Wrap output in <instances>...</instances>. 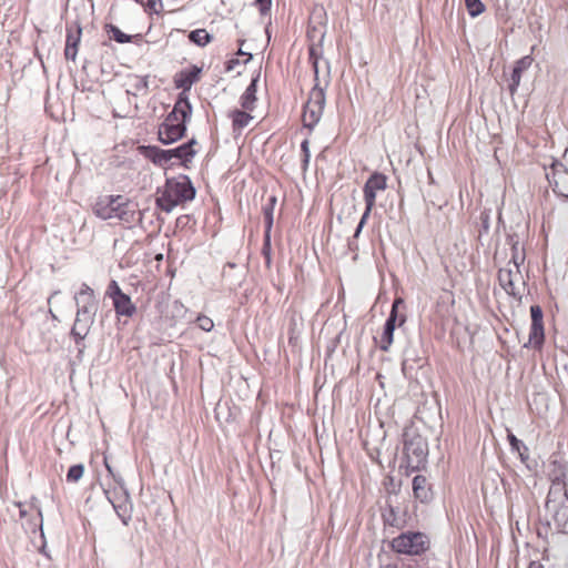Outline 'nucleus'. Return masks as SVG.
<instances>
[{
    "label": "nucleus",
    "instance_id": "16",
    "mask_svg": "<svg viewBox=\"0 0 568 568\" xmlns=\"http://www.w3.org/2000/svg\"><path fill=\"white\" fill-rule=\"evenodd\" d=\"M532 61L534 59L530 55H525L516 61L510 75V83L508 85L510 94H514L517 91V88L520 84L523 72L530 68Z\"/></svg>",
    "mask_w": 568,
    "mask_h": 568
},
{
    "label": "nucleus",
    "instance_id": "31",
    "mask_svg": "<svg viewBox=\"0 0 568 568\" xmlns=\"http://www.w3.org/2000/svg\"><path fill=\"white\" fill-rule=\"evenodd\" d=\"M394 331H395V328H390V325L384 326V331H383V334H382L381 341H379V348L383 352L389 351V347L394 341Z\"/></svg>",
    "mask_w": 568,
    "mask_h": 568
},
{
    "label": "nucleus",
    "instance_id": "29",
    "mask_svg": "<svg viewBox=\"0 0 568 568\" xmlns=\"http://www.w3.org/2000/svg\"><path fill=\"white\" fill-rule=\"evenodd\" d=\"M189 40L200 47H204L211 41V36L204 29H197L189 33Z\"/></svg>",
    "mask_w": 568,
    "mask_h": 568
},
{
    "label": "nucleus",
    "instance_id": "13",
    "mask_svg": "<svg viewBox=\"0 0 568 568\" xmlns=\"http://www.w3.org/2000/svg\"><path fill=\"white\" fill-rule=\"evenodd\" d=\"M93 316L75 314L74 324L71 329V335L75 339V344L79 345L90 332L91 326L94 323Z\"/></svg>",
    "mask_w": 568,
    "mask_h": 568
},
{
    "label": "nucleus",
    "instance_id": "5",
    "mask_svg": "<svg viewBox=\"0 0 568 568\" xmlns=\"http://www.w3.org/2000/svg\"><path fill=\"white\" fill-rule=\"evenodd\" d=\"M546 178L558 196L568 199V170L561 163L554 162L547 170Z\"/></svg>",
    "mask_w": 568,
    "mask_h": 568
},
{
    "label": "nucleus",
    "instance_id": "35",
    "mask_svg": "<svg viewBox=\"0 0 568 568\" xmlns=\"http://www.w3.org/2000/svg\"><path fill=\"white\" fill-rule=\"evenodd\" d=\"M193 321H195L197 323L199 327L201 329H203L204 332H211L214 327L213 321L205 315H197L195 317V320H193L192 316L187 317V322H193Z\"/></svg>",
    "mask_w": 568,
    "mask_h": 568
},
{
    "label": "nucleus",
    "instance_id": "11",
    "mask_svg": "<svg viewBox=\"0 0 568 568\" xmlns=\"http://www.w3.org/2000/svg\"><path fill=\"white\" fill-rule=\"evenodd\" d=\"M531 327L529 333V341L534 345H540L544 342V321L542 310L539 305L530 306Z\"/></svg>",
    "mask_w": 568,
    "mask_h": 568
},
{
    "label": "nucleus",
    "instance_id": "7",
    "mask_svg": "<svg viewBox=\"0 0 568 568\" xmlns=\"http://www.w3.org/2000/svg\"><path fill=\"white\" fill-rule=\"evenodd\" d=\"M158 207L170 213L178 205V180L175 178H168L163 189H159L156 197Z\"/></svg>",
    "mask_w": 568,
    "mask_h": 568
},
{
    "label": "nucleus",
    "instance_id": "38",
    "mask_svg": "<svg viewBox=\"0 0 568 568\" xmlns=\"http://www.w3.org/2000/svg\"><path fill=\"white\" fill-rule=\"evenodd\" d=\"M507 438L513 450L520 453V448H524L525 452H528V447L521 440H519L513 433H508Z\"/></svg>",
    "mask_w": 568,
    "mask_h": 568
},
{
    "label": "nucleus",
    "instance_id": "33",
    "mask_svg": "<svg viewBox=\"0 0 568 568\" xmlns=\"http://www.w3.org/2000/svg\"><path fill=\"white\" fill-rule=\"evenodd\" d=\"M465 6L471 17H477L485 11V6L480 0H465Z\"/></svg>",
    "mask_w": 568,
    "mask_h": 568
},
{
    "label": "nucleus",
    "instance_id": "18",
    "mask_svg": "<svg viewBox=\"0 0 568 568\" xmlns=\"http://www.w3.org/2000/svg\"><path fill=\"white\" fill-rule=\"evenodd\" d=\"M126 93L134 97L145 95L149 90L148 77L130 75L126 81Z\"/></svg>",
    "mask_w": 568,
    "mask_h": 568
},
{
    "label": "nucleus",
    "instance_id": "24",
    "mask_svg": "<svg viewBox=\"0 0 568 568\" xmlns=\"http://www.w3.org/2000/svg\"><path fill=\"white\" fill-rule=\"evenodd\" d=\"M256 83L257 79H253L241 97V105L244 110L252 111L254 109V103L256 101Z\"/></svg>",
    "mask_w": 568,
    "mask_h": 568
},
{
    "label": "nucleus",
    "instance_id": "25",
    "mask_svg": "<svg viewBox=\"0 0 568 568\" xmlns=\"http://www.w3.org/2000/svg\"><path fill=\"white\" fill-rule=\"evenodd\" d=\"M399 305H404V301L402 298H396L392 305V311L386 320V323L384 326H389L390 328H395L396 325L402 326L406 322V316L400 315L398 316V307Z\"/></svg>",
    "mask_w": 568,
    "mask_h": 568
},
{
    "label": "nucleus",
    "instance_id": "30",
    "mask_svg": "<svg viewBox=\"0 0 568 568\" xmlns=\"http://www.w3.org/2000/svg\"><path fill=\"white\" fill-rule=\"evenodd\" d=\"M105 30L110 34V37L118 43H128L131 41V36L125 34L114 24H105Z\"/></svg>",
    "mask_w": 568,
    "mask_h": 568
},
{
    "label": "nucleus",
    "instance_id": "22",
    "mask_svg": "<svg viewBox=\"0 0 568 568\" xmlns=\"http://www.w3.org/2000/svg\"><path fill=\"white\" fill-rule=\"evenodd\" d=\"M202 68L193 65L190 71H180V89L189 90L200 80Z\"/></svg>",
    "mask_w": 568,
    "mask_h": 568
},
{
    "label": "nucleus",
    "instance_id": "4",
    "mask_svg": "<svg viewBox=\"0 0 568 568\" xmlns=\"http://www.w3.org/2000/svg\"><path fill=\"white\" fill-rule=\"evenodd\" d=\"M404 454L407 468L412 470L419 469L426 462L427 444L422 437H414L405 442Z\"/></svg>",
    "mask_w": 568,
    "mask_h": 568
},
{
    "label": "nucleus",
    "instance_id": "8",
    "mask_svg": "<svg viewBox=\"0 0 568 568\" xmlns=\"http://www.w3.org/2000/svg\"><path fill=\"white\" fill-rule=\"evenodd\" d=\"M105 494L119 518L124 525H128L131 520L132 511V505L130 503L128 493L125 490H121L120 493L111 494L109 490H105Z\"/></svg>",
    "mask_w": 568,
    "mask_h": 568
},
{
    "label": "nucleus",
    "instance_id": "47",
    "mask_svg": "<svg viewBox=\"0 0 568 568\" xmlns=\"http://www.w3.org/2000/svg\"><path fill=\"white\" fill-rule=\"evenodd\" d=\"M59 293H60L59 291H54V292L51 294V296L48 298V303H50V302H51V300H52L55 295H58Z\"/></svg>",
    "mask_w": 568,
    "mask_h": 568
},
{
    "label": "nucleus",
    "instance_id": "1",
    "mask_svg": "<svg viewBox=\"0 0 568 568\" xmlns=\"http://www.w3.org/2000/svg\"><path fill=\"white\" fill-rule=\"evenodd\" d=\"M320 50L312 45L310 50V61L314 70L315 84L310 92L308 100L304 105L303 123L304 126L313 129L321 120L325 105V89L329 83V63L325 61L326 72L320 78L318 68Z\"/></svg>",
    "mask_w": 568,
    "mask_h": 568
},
{
    "label": "nucleus",
    "instance_id": "27",
    "mask_svg": "<svg viewBox=\"0 0 568 568\" xmlns=\"http://www.w3.org/2000/svg\"><path fill=\"white\" fill-rule=\"evenodd\" d=\"M75 304H98L93 290L87 285L82 284L80 291L74 296Z\"/></svg>",
    "mask_w": 568,
    "mask_h": 568
},
{
    "label": "nucleus",
    "instance_id": "9",
    "mask_svg": "<svg viewBox=\"0 0 568 568\" xmlns=\"http://www.w3.org/2000/svg\"><path fill=\"white\" fill-rule=\"evenodd\" d=\"M498 280L501 287L514 297H520L521 292L518 284L521 282V274L518 267L513 268H500L498 272Z\"/></svg>",
    "mask_w": 568,
    "mask_h": 568
},
{
    "label": "nucleus",
    "instance_id": "50",
    "mask_svg": "<svg viewBox=\"0 0 568 568\" xmlns=\"http://www.w3.org/2000/svg\"><path fill=\"white\" fill-rule=\"evenodd\" d=\"M237 54H241V55H242V54H246V53H245V52H243V50H241V49H240V50H239V52H237Z\"/></svg>",
    "mask_w": 568,
    "mask_h": 568
},
{
    "label": "nucleus",
    "instance_id": "41",
    "mask_svg": "<svg viewBox=\"0 0 568 568\" xmlns=\"http://www.w3.org/2000/svg\"><path fill=\"white\" fill-rule=\"evenodd\" d=\"M301 149H302V152H303V164H304V168H306L308 162H310V158H311L310 144H308L307 140H304L302 142Z\"/></svg>",
    "mask_w": 568,
    "mask_h": 568
},
{
    "label": "nucleus",
    "instance_id": "26",
    "mask_svg": "<svg viewBox=\"0 0 568 568\" xmlns=\"http://www.w3.org/2000/svg\"><path fill=\"white\" fill-rule=\"evenodd\" d=\"M180 115L182 116V121L180 122V140H182L185 136V122L191 116V105L186 98H184L180 93Z\"/></svg>",
    "mask_w": 568,
    "mask_h": 568
},
{
    "label": "nucleus",
    "instance_id": "39",
    "mask_svg": "<svg viewBox=\"0 0 568 568\" xmlns=\"http://www.w3.org/2000/svg\"><path fill=\"white\" fill-rule=\"evenodd\" d=\"M106 293L112 298V301L124 295V293L122 292V290L120 288L119 284L115 281H111V283L108 286Z\"/></svg>",
    "mask_w": 568,
    "mask_h": 568
},
{
    "label": "nucleus",
    "instance_id": "48",
    "mask_svg": "<svg viewBox=\"0 0 568 568\" xmlns=\"http://www.w3.org/2000/svg\"><path fill=\"white\" fill-rule=\"evenodd\" d=\"M172 81L175 84V87L178 88V73L175 75H173Z\"/></svg>",
    "mask_w": 568,
    "mask_h": 568
},
{
    "label": "nucleus",
    "instance_id": "43",
    "mask_svg": "<svg viewBox=\"0 0 568 568\" xmlns=\"http://www.w3.org/2000/svg\"><path fill=\"white\" fill-rule=\"evenodd\" d=\"M239 60L237 59H231L230 61H227L226 63V71H232L234 70V68L239 64Z\"/></svg>",
    "mask_w": 568,
    "mask_h": 568
},
{
    "label": "nucleus",
    "instance_id": "2",
    "mask_svg": "<svg viewBox=\"0 0 568 568\" xmlns=\"http://www.w3.org/2000/svg\"><path fill=\"white\" fill-rule=\"evenodd\" d=\"M94 214L102 220H118L130 227L141 219L138 205L123 195H106L93 206Z\"/></svg>",
    "mask_w": 568,
    "mask_h": 568
},
{
    "label": "nucleus",
    "instance_id": "10",
    "mask_svg": "<svg viewBox=\"0 0 568 568\" xmlns=\"http://www.w3.org/2000/svg\"><path fill=\"white\" fill-rule=\"evenodd\" d=\"M178 114V101L173 104L172 111L168 115L165 122L159 126V140L164 144H171L178 141V125L172 120Z\"/></svg>",
    "mask_w": 568,
    "mask_h": 568
},
{
    "label": "nucleus",
    "instance_id": "14",
    "mask_svg": "<svg viewBox=\"0 0 568 568\" xmlns=\"http://www.w3.org/2000/svg\"><path fill=\"white\" fill-rule=\"evenodd\" d=\"M413 494L420 503H428L433 499V491L428 479L423 475H416L413 478Z\"/></svg>",
    "mask_w": 568,
    "mask_h": 568
},
{
    "label": "nucleus",
    "instance_id": "34",
    "mask_svg": "<svg viewBox=\"0 0 568 568\" xmlns=\"http://www.w3.org/2000/svg\"><path fill=\"white\" fill-rule=\"evenodd\" d=\"M365 205H366L365 206V211H364V213H363V215L361 217V221H359V223H358V225H357V227L355 230V233H354V237L355 239L359 236L364 225L366 224V222H367V220H368V217L371 215V212H372L373 207L375 206V203H373V202H365Z\"/></svg>",
    "mask_w": 568,
    "mask_h": 568
},
{
    "label": "nucleus",
    "instance_id": "32",
    "mask_svg": "<svg viewBox=\"0 0 568 568\" xmlns=\"http://www.w3.org/2000/svg\"><path fill=\"white\" fill-rule=\"evenodd\" d=\"M83 474H84V466L82 464L73 465L68 470L67 480L69 483H77L82 478Z\"/></svg>",
    "mask_w": 568,
    "mask_h": 568
},
{
    "label": "nucleus",
    "instance_id": "49",
    "mask_svg": "<svg viewBox=\"0 0 568 568\" xmlns=\"http://www.w3.org/2000/svg\"><path fill=\"white\" fill-rule=\"evenodd\" d=\"M247 57H248V58L246 59V61H245V62H247L248 60H251V59H252V54H251V53H247Z\"/></svg>",
    "mask_w": 568,
    "mask_h": 568
},
{
    "label": "nucleus",
    "instance_id": "44",
    "mask_svg": "<svg viewBox=\"0 0 568 568\" xmlns=\"http://www.w3.org/2000/svg\"><path fill=\"white\" fill-rule=\"evenodd\" d=\"M158 2H159V0H148L146 6H148L150 9H152V10L156 11V4H158Z\"/></svg>",
    "mask_w": 568,
    "mask_h": 568
},
{
    "label": "nucleus",
    "instance_id": "19",
    "mask_svg": "<svg viewBox=\"0 0 568 568\" xmlns=\"http://www.w3.org/2000/svg\"><path fill=\"white\" fill-rule=\"evenodd\" d=\"M552 490L549 491L546 508L549 511H554V519L557 521L558 526L565 525L568 519V505L562 504L557 506V504L550 498Z\"/></svg>",
    "mask_w": 568,
    "mask_h": 568
},
{
    "label": "nucleus",
    "instance_id": "28",
    "mask_svg": "<svg viewBox=\"0 0 568 568\" xmlns=\"http://www.w3.org/2000/svg\"><path fill=\"white\" fill-rule=\"evenodd\" d=\"M252 116L242 110H235L232 113V121H233V130L234 131H241L244 128L248 125V123L252 121Z\"/></svg>",
    "mask_w": 568,
    "mask_h": 568
},
{
    "label": "nucleus",
    "instance_id": "6",
    "mask_svg": "<svg viewBox=\"0 0 568 568\" xmlns=\"http://www.w3.org/2000/svg\"><path fill=\"white\" fill-rule=\"evenodd\" d=\"M138 151L155 165L168 169L172 159L178 158V148L163 150L156 145H140Z\"/></svg>",
    "mask_w": 568,
    "mask_h": 568
},
{
    "label": "nucleus",
    "instance_id": "20",
    "mask_svg": "<svg viewBox=\"0 0 568 568\" xmlns=\"http://www.w3.org/2000/svg\"><path fill=\"white\" fill-rule=\"evenodd\" d=\"M113 306H114L115 313L119 316L131 317L136 311L135 305L132 303L130 296L126 294L114 300Z\"/></svg>",
    "mask_w": 568,
    "mask_h": 568
},
{
    "label": "nucleus",
    "instance_id": "21",
    "mask_svg": "<svg viewBox=\"0 0 568 568\" xmlns=\"http://www.w3.org/2000/svg\"><path fill=\"white\" fill-rule=\"evenodd\" d=\"M276 203V197L272 196L268 200V203L263 207L264 220H265V241H264V251L270 248V232L273 225V211L274 205Z\"/></svg>",
    "mask_w": 568,
    "mask_h": 568
},
{
    "label": "nucleus",
    "instance_id": "51",
    "mask_svg": "<svg viewBox=\"0 0 568 568\" xmlns=\"http://www.w3.org/2000/svg\"><path fill=\"white\" fill-rule=\"evenodd\" d=\"M106 469L112 473L111 467L106 464Z\"/></svg>",
    "mask_w": 568,
    "mask_h": 568
},
{
    "label": "nucleus",
    "instance_id": "3",
    "mask_svg": "<svg viewBox=\"0 0 568 568\" xmlns=\"http://www.w3.org/2000/svg\"><path fill=\"white\" fill-rule=\"evenodd\" d=\"M390 547L398 554L418 556L429 548V539L423 532L407 531L395 537Z\"/></svg>",
    "mask_w": 568,
    "mask_h": 568
},
{
    "label": "nucleus",
    "instance_id": "17",
    "mask_svg": "<svg viewBox=\"0 0 568 568\" xmlns=\"http://www.w3.org/2000/svg\"><path fill=\"white\" fill-rule=\"evenodd\" d=\"M200 150V144L195 138H192L186 143L180 145V165L190 169L194 156Z\"/></svg>",
    "mask_w": 568,
    "mask_h": 568
},
{
    "label": "nucleus",
    "instance_id": "37",
    "mask_svg": "<svg viewBox=\"0 0 568 568\" xmlns=\"http://www.w3.org/2000/svg\"><path fill=\"white\" fill-rule=\"evenodd\" d=\"M316 33H318V43L315 44V43H312L310 47L312 45H315L320 50V57H318V60L322 58V41L324 39V32L322 31H318L316 28H312L311 30H308V38L311 40H313L315 37H316ZM311 50V48H308V51Z\"/></svg>",
    "mask_w": 568,
    "mask_h": 568
},
{
    "label": "nucleus",
    "instance_id": "15",
    "mask_svg": "<svg viewBox=\"0 0 568 568\" xmlns=\"http://www.w3.org/2000/svg\"><path fill=\"white\" fill-rule=\"evenodd\" d=\"M82 29L78 26L75 29H67V40L64 48V57L67 60L75 61L78 54V47L81 41Z\"/></svg>",
    "mask_w": 568,
    "mask_h": 568
},
{
    "label": "nucleus",
    "instance_id": "40",
    "mask_svg": "<svg viewBox=\"0 0 568 568\" xmlns=\"http://www.w3.org/2000/svg\"><path fill=\"white\" fill-rule=\"evenodd\" d=\"M511 250H513L511 261L514 263V270H516V267L519 268V265L524 262L525 256L523 254H519L517 242L513 244Z\"/></svg>",
    "mask_w": 568,
    "mask_h": 568
},
{
    "label": "nucleus",
    "instance_id": "45",
    "mask_svg": "<svg viewBox=\"0 0 568 568\" xmlns=\"http://www.w3.org/2000/svg\"><path fill=\"white\" fill-rule=\"evenodd\" d=\"M528 568H544V566L539 561H531Z\"/></svg>",
    "mask_w": 568,
    "mask_h": 568
},
{
    "label": "nucleus",
    "instance_id": "46",
    "mask_svg": "<svg viewBox=\"0 0 568 568\" xmlns=\"http://www.w3.org/2000/svg\"><path fill=\"white\" fill-rule=\"evenodd\" d=\"M521 460H525L528 458V452H525L524 448H520V453H518Z\"/></svg>",
    "mask_w": 568,
    "mask_h": 568
},
{
    "label": "nucleus",
    "instance_id": "23",
    "mask_svg": "<svg viewBox=\"0 0 568 568\" xmlns=\"http://www.w3.org/2000/svg\"><path fill=\"white\" fill-rule=\"evenodd\" d=\"M196 190L187 175H180V204L195 197Z\"/></svg>",
    "mask_w": 568,
    "mask_h": 568
},
{
    "label": "nucleus",
    "instance_id": "36",
    "mask_svg": "<svg viewBox=\"0 0 568 568\" xmlns=\"http://www.w3.org/2000/svg\"><path fill=\"white\" fill-rule=\"evenodd\" d=\"M98 311V304H77V314L90 315L95 317Z\"/></svg>",
    "mask_w": 568,
    "mask_h": 568
},
{
    "label": "nucleus",
    "instance_id": "12",
    "mask_svg": "<svg viewBox=\"0 0 568 568\" xmlns=\"http://www.w3.org/2000/svg\"><path fill=\"white\" fill-rule=\"evenodd\" d=\"M387 187V178L383 173L375 172L366 181L363 192L365 202H376L378 191Z\"/></svg>",
    "mask_w": 568,
    "mask_h": 568
},
{
    "label": "nucleus",
    "instance_id": "42",
    "mask_svg": "<svg viewBox=\"0 0 568 568\" xmlns=\"http://www.w3.org/2000/svg\"><path fill=\"white\" fill-rule=\"evenodd\" d=\"M255 4L258 6L260 12L265 14L271 9L272 0H255Z\"/></svg>",
    "mask_w": 568,
    "mask_h": 568
}]
</instances>
